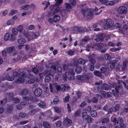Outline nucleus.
Masks as SVG:
<instances>
[{"label":"nucleus","mask_w":128,"mask_h":128,"mask_svg":"<svg viewBox=\"0 0 128 128\" xmlns=\"http://www.w3.org/2000/svg\"><path fill=\"white\" fill-rule=\"evenodd\" d=\"M98 10V9L97 8L95 7L94 10H93L91 8L86 9L85 10L82 9V11L84 16L85 18H90L92 17L94 12L95 13L96 15L98 14L101 12V10L98 12L97 11Z\"/></svg>","instance_id":"nucleus-1"},{"label":"nucleus","mask_w":128,"mask_h":128,"mask_svg":"<svg viewBox=\"0 0 128 128\" xmlns=\"http://www.w3.org/2000/svg\"><path fill=\"white\" fill-rule=\"evenodd\" d=\"M13 75V77H10L8 75L6 77L7 80L9 81H12L14 80V77H16L18 76V78L17 79V82L20 83L24 82L25 79L24 78L26 76L25 73L23 71L20 73L19 74L17 72H14Z\"/></svg>","instance_id":"nucleus-2"},{"label":"nucleus","mask_w":128,"mask_h":128,"mask_svg":"<svg viewBox=\"0 0 128 128\" xmlns=\"http://www.w3.org/2000/svg\"><path fill=\"white\" fill-rule=\"evenodd\" d=\"M55 84V85L52 86L50 85V90L51 92L53 91V88L54 87V88H56L57 90H60L62 91L65 90H68L69 88V86L66 84L62 85L60 86L56 85Z\"/></svg>","instance_id":"nucleus-3"},{"label":"nucleus","mask_w":128,"mask_h":128,"mask_svg":"<svg viewBox=\"0 0 128 128\" xmlns=\"http://www.w3.org/2000/svg\"><path fill=\"white\" fill-rule=\"evenodd\" d=\"M74 72L72 69H70L68 72L65 73V74H63L62 75L63 78L64 80H66L67 78L71 80H74Z\"/></svg>","instance_id":"nucleus-4"},{"label":"nucleus","mask_w":128,"mask_h":128,"mask_svg":"<svg viewBox=\"0 0 128 128\" xmlns=\"http://www.w3.org/2000/svg\"><path fill=\"white\" fill-rule=\"evenodd\" d=\"M121 83H122L126 88H128V80L125 83L122 82H118L117 84L114 83L113 84V88H115L116 91L118 92V90L122 87V84Z\"/></svg>","instance_id":"nucleus-5"},{"label":"nucleus","mask_w":128,"mask_h":128,"mask_svg":"<svg viewBox=\"0 0 128 128\" xmlns=\"http://www.w3.org/2000/svg\"><path fill=\"white\" fill-rule=\"evenodd\" d=\"M114 125L116 128H124L125 127L124 120L121 117H118L117 122L115 123Z\"/></svg>","instance_id":"nucleus-6"},{"label":"nucleus","mask_w":128,"mask_h":128,"mask_svg":"<svg viewBox=\"0 0 128 128\" xmlns=\"http://www.w3.org/2000/svg\"><path fill=\"white\" fill-rule=\"evenodd\" d=\"M58 12H59L63 17L66 16V11L64 9H63L62 10H61L59 7H57L52 12L53 14H54Z\"/></svg>","instance_id":"nucleus-7"},{"label":"nucleus","mask_w":128,"mask_h":128,"mask_svg":"<svg viewBox=\"0 0 128 128\" xmlns=\"http://www.w3.org/2000/svg\"><path fill=\"white\" fill-rule=\"evenodd\" d=\"M13 96V94L12 92L9 93L8 94L7 96V99L9 100H10V101L14 102L15 103H17L20 102L18 98H15L14 99H12V97Z\"/></svg>","instance_id":"nucleus-8"},{"label":"nucleus","mask_w":128,"mask_h":128,"mask_svg":"<svg viewBox=\"0 0 128 128\" xmlns=\"http://www.w3.org/2000/svg\"><path fill=\"white\" fill-rule=\"evenodd\" d=\"M128 11L126 7L124 6H121L118 9V12L120 14H126Z\"/></svg>","instance_id":"nucleus-9"},{"label":"nucleus","mask_w":128,"mask_h":128,"mask_svg":"<svg viewBox=\"0 0 128 128\" xmlns=\"http://www.w3.org/2000/svg\"><path fill=\"white\" fill-rule=\"evenodd\" d=\"M69 4L67 3H65L66 5V8L67 10H70L72 8V7L76 5V1L75 0H70Z\"/></svg>","instance_id":"nucleus-10"},{"label":"nucleus","mask_w":128,"mask_h":128,"mask_svg":"<svg viewBox=\"0 0 128 128\" xmlns=\"http://www.w3.org/2000/svg\"><path fill=\"white\" fill-rule=\"evenodd\" d=\"M28 91L26 89H24L22 92L21 93V94L23 96L24 100H28V101L31 100L32 102H34V100H33V98L32 97H31L30 99H28L27 97L24 96H23L25 95L28 93Z\"/></svg>","instance_id":"nucleus-11"},{"label":"nucleus","mask_w":128,"mask_h":128,"mask_svg":"<svg viewBox=\"0 0 128 128\" xmlns=\"http://www.w3.org/2000/svg\"><path fill=\"white\" fill-rule=\"evenodd\" d=\"M82 117L83 119L87 122H92L91 118L88 115L86 112H83Z\"/></svg>","instance_id":"nucleus-12"},{"label":"nucleus","mask_w":128,"mask_h":128,"mask_svg":"<svg viewBox=\"0 0 128 128\" xmlns=\"http://www.w3.org/2000/svg\"><path fill=\"white\" fill-rule=\"evenodd\" d=\"M94 56V55L92 54L89 55L88 56L89 60H90V62L92 63L90 68V70L91 71H93L94 69V64L96 62L95 60L92 58Z\"/></svg>","instance_id":"nucleus-13"},{"label":"nucleus","mask_w":128,"mask_h":128,"mask_svg":"<svg viewBox=\"0 0 128 128\" xmlns=\"http://www.w3.org/2000/svg\"><path fill=\"white\" fill-rule=\"evenodd\" d=\"M101 1V3L106 6H113L115 4L114 2L113 1H109V0H100Z\"/></svg>","instance_id":"nucleus-14"},{"label":"nucleus","mask_w":128,"mask_h":128,"mask_svg":"<svg viewBox=\"0 0 128 128\" xmlns=\"http://www.w3.org/2000/svg\"><path fill=\"white\" fill-rule=\"evenodd\" d=\"M42 90L40 88H36L34 91V94L37 96H40L42 94Z\"/></svg>","instance_id":"nucleus-15"},{"label":"nucleus","mask_w":128,"mask_h":128,"mask_svg":"<svg viewBox=\"0 0 128 128\" xmlns=\"http://www.w3.org/2000/svg\"><path fill=\"white\" fill-rule=\"evenodd\" d=\"M106 24L108 28L112 27L113 25L114 22L110 19H108L106 21Z\"/></svg>","instance_id":"nucleus-16"},{"label":"nucleus","mask_w":128,"mask_h":128,"mask_svg":"<svg viewBox=\"0 0 128 128\" xmlns=\"http://www.w3.org/2000/svg\"><path fill=\"white\" fill-rule=\"evenodd\" d=\"M15 50V48L14 46L6 48V50H7V53H12Z\"/></svg>","instance_id":"nucleus-17"},{"label":"nucleus","mask_w":128,"mask_h":128,"mask_svg":"<svg viewBox=\"0 0 128 128\" xmlns=\"http://www.w3.org/2000/svg\"><path fill=\"white\" fill-rule=\"evenodd\" d=\"M24 34L28 40H29L33 39L32 36V34L30 33H26V34H24Z\"/></svg>","instance_id":"nucleus-18"},{"label":"nucleus","mask_w":128,"mask_h":128,"mask_svg":"<svg viewBox=\"0 0 128 128\" xmlns=\"http://www.w3.org/2000/svg\"><path fill=\"white\" fill-rule=\"evenodd\" d=\"M64 123L66 126H68L72 123V121L68 118H66L64 121Z\"/></svg>","instance_id":"nucleus-19"},{"label":"nucleus","mask_w":128,"mask_h":128,"mask_svg":"<svg viewBox=\"0 0 128 128\" xmlns=\"http://www.w3.org/2000/svg\"><path fill=\"white\" fill-rule=\"evenodd\" d=\"M89 37L88 36H85L84 39H83L81 42L80 44L83 45L86 43V42L88 40Z\"/></svg>","instance_id":"nucleus-20"},{"label":"nucleus","mask_w":128,"mask_h":128,"mask_svg":"<svg viewBox=\"0 0 128 128\" xmlns=\"http://www.w3.org/2000/svg\"><path fill=\"white\" fill-rule=\"evenodd\" d=\"M60 19V16L56 14L54 15L53 18V21L54 22H58Z\"/></svg>","instance_id":"nucleus-21"},{"label":"nucleus","mask_w":128,"mask_h":128,"mask_svg":"<svg viewBox=\"0 0 128 128\" xmlns=\"http://www.w3.org/2000/svg\"><path fill=\"white\" fill-rule=\"evenodd\" d=\"M10 34L8 32L5 34L4 36V39L6 41L10 40Z\"/></svg>","instance_id":"nucleus-22"},{"label":"nucleus","mask_w":128,"mask_h":128,"mask_svg":"<svg viewBox=\"0 0 128 128\" xmlns=\"http://www.w3.org/2000/svg\"><path fill=\"white\" fill-rule=\"evenodd\" d=\"M97 38L96 40V41H99L100 40H102L104 39V38L102 36V34H100L99 35L97 36Z\"/></svg>","instance_id":"nucleus-23"},{"label":"nucleus","mask_w":128,"mask_h":128,"mask_svg":"<svg viewBox=\"0 0 128 128\" xmlns=\"http://www.w3.org/2000/svg\"><path fill=\"white\" fill-rule=\"evenodd\" d=\"M43 126L45 128H50V125L47 122H43Z\"/></svg>","instance_id":"nucleus-24"},{"label":"nucleus","mask_w":128,"mask_h":128,"mask_svg":"<svg viewBox=\"0 0 128 128\" xmlns=\"http://www.w3.org/2000/svg\"><path fill=\"white\" fill-rule=\"evenodd\" d=\"M29 79L30 78V80L28 81V83L30 84L34 83L35 80L34 79L33 77L32 76L30 75L29 76Z\"/></svg>","instance_id":"nucleus-25"},{"label":"nucleus","mask_w":128,"mask_h":128,"mask_svg":"<svg viewBox=\"0 0 128 128\" xmlns=\"http://www.w3.org/2000/svg\"><path fill=\"white\" fill-rule=\"evenodd\" d=\"M102 96H103L104 97L106 96V95H107L108 97H111L112 96V94L110 92H109L107 93L104 92L103 94H102Z\"/></svg>","instance_id":"nucleus-26"},{"label":"nucleus","mask_w":128,"mask_h":128,"mask_svg":"<svg viewBox=\"0 0 128 128\" xmlns=\"http://www.w3.org/2000/svg\"><path fill=\"white\" fill-rule=\"evenodd\" d=\"M26 42V40L24 38H20L18 40V43L20 44H23Z\"/></svg>","instance_id":"nucleus-27"},{"label":"nucleus","mask_w":128,"mask_h":128,"mask_svg":"<svg viewBox=\"0 0 128 128\" xmlns=\"http://www.w3.org/2000/svg\"><path fill=\"white\" fill-rule=\"evenodd\" d=\"M24 55V52H20L19 54L17 56V59L18 60H20Z\"/></svg>","instance_id":"nucleus-28"},{"label":"nucleus","mask_w":128,"mask_h":128,"mask_svg":"<svg viewBox=\"0 0 128 128\" xmlns=\"http://www.w3.org/2000/svg\"><path fill=\"white\" fill-rule=\"evenodd\" d=\"M116 62V60H114L111 62L110 67L111 68H115V64Z\"/></svg>","instance_id":"nucleus-29"},{"label":"nucleus","mask_w":128,"mask_h":128,"mask_svg":"<svg viewBox=\"0 0 128 128\" xmlns=\"http://www.w3.org/2000/svg\"><path fill=\"white\" fill-rule=\"evenodd\" d=\"M18 32H21L23 30V27L22 25H20L18 26L17 28Z\"/></svg>","instance_id":"nucleus-30"},{"label":"nucleus","mask_w":128,"mask_h":128,"mask_svg":"<svg viewBox=\"0 0 128 128\" xmlns=\"http://www.w3.org/2000/svg\"><path fill=\"white\" fill-rule=\"evenodd\" d=\"M82 70V68L80 66H78L76 67L75 69V72L77 73H79Z\"/></svg>","instance_id":"nucleus-31"},{"label":"nucleus","mask_w":128,"mask_h":128,"mask_svg":"<svg viewBox=\"0 0 128 128\" xmlns=\"http://www.w3.org/2000/svg\"><path fill=\"white\" fill-rule=\"evenodd\" d=\"M110 121V119L108 118H103L101 120L102 123H108Z\"/></svg>","instance_id":"nucleus-32"},{"label":"nucleus","mask_w":128,"mask_h":128,"mask_svg":"<svg viewBox=\"0 0 128 128\" xmlns=\"http://www.w3.org/2000/svg\"><path fill=\"white\" fill-rule=\"evenodd\" d=\"M26 114L24 113H20L18 114V118H24L26 117Z\"/></svg>","instance_id":"nucleus-33"},{"label":"nucleus","mask_w":128,"mask_h":128,"mask_svg":"<svg viewBox=\"0 0 128 128\" xmlns=\"http://www.w3.org/2000/svg\"><path fill=\"white\" fill-rule=\"evenodd\" d=\"M39 106L40 107L44 108L46 107L45 103L43 102H40L38 104Z\"/></svg>","instance_id":"nucleus-34"},{"label":"nucleus","mask_w":128,"mask_h":128,"mask_svg":"<svg viewBox=\"0 0 128 128\" xmlns=\"http://www.w3.org/2000/svg\"><path fill=\"white\" fill-rule=\"evenodd\" d=\"M24 102H21L20 103V105H19V106H17V108L18 110L21 109L22 108V106H23V105H26V104L25 103L24 104Z\"/></svg>","instance_id":"nucleus-35"},{"label":"nucleus","mask_w":128,"mask_h":128,"mask_svg":"<svg viewBox=\"0 0 128 128\" xmlns=\"http://www.w3.org/2000/svg\"><path fill=\"white\" fill-rule=\"evenodd\" d=\"M14 24V22L12 20H8L7 22L8 25Z\"/></svg>","instance_id":"nucleus-36"},{"label":"nucleus","mask_w":128,"mask_h":128,"mask_svg":"<svg viewBox=\"0 0 128 128\" xmlns=\"http://www.w3.org/2000/svg\"><path fill=\"white\" fill-rule=\"evenodd\" d=\"M94 74L96 76L98 77H100L101 76V74L99 72L96 70L94 72Z\"/></svg>","instance_id":"nucleus-37"},{"label":"nucleus","mask_w":128,"mask_h":128,"mask_svg":"<svg viewBox=\"0 0 128 128\" xmlns=\"http://www.w3.org/2000/svg\"><path fill=\"white\" fill-rule=\"evenodd\" d=\"M12 31L14 34L15 35H16L18 34V31L17 30V29L15 28H13L12 30Z\"/></svg>","instance_id":"nucleus-38"},{"label":"nucleus","mask_w":128,"mask_h":128,"mask_svg":"<svg viewBox=\"0 0 128 128\" xmlns=\"http://www.w3.org/2000/svg\"><path fill=\"white\" fill-rule=\"evenodd\" d=\"M121 48V47L120 46L118 48H112L110 50L113 52H115L119 50Z\"/></svg>","instance_id":"nucleus-39"},{"label":"nucleus","mask_w":128,"mask_h":128,"mask_svg":"<svg viewBox=\"0 0 128 128\" xmlns=\"http://www.w3.org/2000/svg\"><path fill=\"white\" fill-rule=\"evenodd\" d=\"M78 61L79 63L82 64H84L85 63V60L81 58H80Z\"/></svg>","instance_id":"nucleus-40"},{"label":"nucleus","mask_w":128,"mask_h":128,"mask_svg":"<svg viewBox=\"0 0 128 128\" xmlns=\"http://www.w3.org/2000/svg\"><path fill=\"white\" fill-rule=\"evenodd\" d=\"M42 4L45 6V7L44 8V9L46 8L50 4V3L49 2H42Z\"/></svg>","instance_id":"nucleus-41"},{"label":"nucleus","mask_w":128,"mask_h":128,"mask_svg":"<svg viewBox=\"0 0 128 128\" xmlns=\"http://www.w3.org/2000/svg\"><path fill=\"white\" fill-rule=\"evenodd\" d=\"M40 35V34L38 32H36L32 36L33 38H36Z\"/></svg>","instance_id":"nucleus-42"},{"label":"nucleus","mask_w":128,"mask_h":128,"mask_svg":"<svg viewBox=\"0 0 128 128\" xmlns=\"http://www.w3.org/2000/svg\"><path fill=\"white\" fill-rule=\"evenodd\" d=\"M15 36L13 34H12L10 35V40L11 41H14L16 39Z\"/></svg>","instance_id":"nucleus-43"},{"label":"nucleus","mask_w":128,"mask_h":128,"mask_svg":"<svg viewBox=\"0 0 128 128\" xmlns=\"http://www.w3.org/2000/svg\"><path fill=\"white\" fill-rule=\"evenodd\" d=\"M96 112L95 110H92L91 112L92 116L94 117H96Z\"/></svg>","instance_id":"nucleus-44"},{"label":"nucleus","mask_w":128,"mask_h":128,"mask_svg":"<svg viewBox=\"0 0 128 128\" xmlns=\"http://www.w3.org/2000/svg\"><path fill=\"white\" fill-rule=\"evenodd\" d=\"M7 50H6L5 48L2 52V56L5 57L6 56L7 54Z\"/></svg>","instance_id":"nucleus-45"},{"label":"nucleus","mask_w":128,"mask_h":128,"mask_svg":"<svg viewBox=\"0 0 128 128\" xmlns=\"http://www.w3.org/2000/svg\"><path fill=\"white\" fill-rule=\"evenodd\" d=\"M57 72L59 75H60L62 74V68L60 67H58Z\"/></svg>","instance_id":"nucleus-46"},{"label":"nucleus","mask_w":128,"mask_h":128,"mask_svg":"<svg viewBox=\"0 0 128 128\" xmlns=\"http://www.w3.org/2000/svg\"><path fill=\"white\" fill-rule=\"evenodd\" d=\"M120 105L119 104L116 105L114 107V111L116 112L119 110L120 108Z\"/></svg>","instance_id":"nucleus-47"},{"label":"nucleus","mask_w":128,"mask_h":128,"mask_svg":"<svg viewBox=\"0 0 128 128\" xmlns=\"http://www.w3.org/2000/svg\"><path fill=\"white\" fill-rule=\"evenodd\" d=\"M102 88L106 90H108L109 88V86L107 84H104L103 85V87Z\"/></svg>","instance_id":"nucleus-48"},{"label":"nucleus","mask_w":128,"mask_h":128,"mask_svg":"<svg viewBox=\"0 0 128 128\" xmlns=\"http://www.w3.org/2000/svg\"><path fill=\"white\" fill-rule=\"evenodd\" d=\"M30 6L28 5H26L25 6H23L22 7V9L26 10L29 8H30Z\"/></svg>","instance_id":"nucleus-49"},{"label":"nucleus","mask_w":128,"mask_h":128,"mask_svg":"<svg viewBox=\"0 0 128 128\" xmlns=\"http://www.w3.org/2000/svg\"><path fill=\"white\" fill-rule=\"evenodd\" d=\"M46 67L48 68H50L51 69H52L54 70H55L56 68L52 66L51 64H49L47 66H46Z\"/></svg>","instance_id":"nucleus-50"},{"label":"nucleus","mask_w":128,"mask_h":128,"mask_svg":"<svg viewBox=\"0 0 128 128\" xmlns=\"http://www.w3.org/2000/svg\"><path fill=\"white\" fill-rule=\"evenodd\" d=\"M55 111L58 113H60L61 111V108H58L57 107H55L54 108Z\"/></svg>","instance_id":"nucleus-51"},{"label":"nucleus","mask_w":128,"mask_h":128,"mask_svg":"<svg viewBox=\"0 0 128 128\" xmlns=\"http://www.w3.org/2000/svg\"><path fill=\"white\" fill-rule=\"evenodd\" d=\"M6 100L5 99H4L3 100H2L0 102V104L1 105H4L6 104Z\"/></svg>","instance_id":"nucleus-52"},{"label":"nucleus","mask_w":128,"mask_h":128,"mask_svg":"<svg viewBox=\"0 0 128 128\" xmlns=\"http://www.w3.org/2000/svg\"><path fill=\"white\" fill-rule=\"evenodd\" d=\"M36 111V110L35 109H34L29 113V114L30 115H32L35 114Z\"/></svg>","instance_id":"nucleus-53"},{"label":"nucleus","mask_w":128,"mask_h":128,"mask_svg":"<svg viewBox=\"0 0 128 128\" xmlns=\"http://www.w3.org/2000/svg\"><path fill=\"white\" fill-rule=\"evenodd\" d=\"M50 80V77L48 76H47L45 78V81L46 82H49Z\"/></svg>","instance_id":"nucleus-54"},{"label":"nucleus","mask_w":128,"mask_h":128,"mask_svg":"<svg viewBox=\"0 0 128 128\" xmlns=\"http://www.w3.org/2000/svg\"><path fill=\"white\" fill-rule=\"evenodd\" d=\"M32 71L35 74H36L38 73V71L36 67H34L32 68Z\"/></svg>","instance_id":"nucleus-55"},{"label":"nucleus","mask_w":128,"mask_h":128,"mask_svg":"<svg viewBox=\"0 0 128 128\" xmlns=\"http://www.w3.org/2000/svg\"><path fill=\"white\" fill-rule=\"evenodd\" d=\"M61 124V122L60 121H58L56 123V126L57 127H59L60 126Z\"/></svg>","instance_id":"nucleus-56"},{"label":"nucleus","mask_w":128,"mask_h":128,"mask_svg":"<svg viewBox=\"0 0 128 128\" xmlns=\"http://www.w3.org/2000/svg\"><path fill=\"white\" fill-rule=\"evenodd\" d=\"M63 2L62 0H58L56 2V5L58 6Z\"/></svg>","instance_id":"nucleus-57"},{"label":"nucleus","mask_w":128,"mask_h":128,"mask_svg":"<svg viewBox=\"0 0 128 128\" xmlns=\"http://www.w3.org/2000/svg\"><path fill=\"white\" fill-rule=\"evenodd\" d=\"M18 12V11L17 10H12L10 11V14L12 15H14L16 13Z\"/></svg>","instance_id":"nucleus-58"},{"label":"nucleus","mask_w":128,"mask_h":128,"mask_svg":"<svg viewBox=\"0 0 128 128\" xmlns=\"http://www.w3.org/2000/svg\"><path fill=\"white\" fill-rule=\"evenodd\" d=\"M59 102L58 99V98H55L54 99L53 102L54 104H57Z\"/></svg>","instance_id":"nucleus-59"},{"label":"nucleus","mask_w":128,"mask_h":128,"mask_svg":"<svg viewBox=\"0 0 128 128\" xmlns=\"http://www.w3.org/2000/svg\"><path fill=\"white\" fill-rule=\"evenodd\" d=\"M105 58L106 59L108 60L111 58V57L108 54H107L105 56Z\"/></svg>","instance_id":"nucleus-60"},{"label":"nucleus","mask_w":128,"mask_h":128,"mask_svg":"<svg viewBox=\"0 0 128 128\" xmlns=\"http://www.w3.org/2000/svg\"><path fill=\"white\" fill-rule=\"evenodd\" d=\"M67 54L72 55H73L74 54V52L72 50H70L68 51Z\"/></svg>","instance_id":"nucleus-61"},{"label":"nucleus","mask_w":128,"mask_h":128,"mask_svg":"<svg viewBox=\"0 0 128 128\" xmlns=\"http://www.w3.org/2000/svg\"><path fill=\"white\" fill-rule=\"evenodd\" d=\"M101 71L102 72H104L106 70V68L102 67L100 68Z\"/></svg>","instance_id":"nucleus-62"},{"label":"nucleus","mask_w":128,"mask_h":128,"mask_svg":"<svg viewBox=\"0 0 128 128\" xmlns=\"http://www.w3.org/2000/svg\"><path fill=\"white\" fill-rule=\"evenodd\" d=\"M86 102H82L80 104V106L82 108L86 105Z\"/></svg>","instance_id":"nucleus-63"},{"label":"nucleus","mask_w":128,"mask_h":128,"mask_svg":"<svg viewBox=\"0 0 128 128\" xmlns=\"http://www.w3.org/2000/svg\"><path fill=\"white\" fill-rule=\"evenodd\" d=\"M128 28V26L126 24H124V25L123 26V31H125L127 30Z\"/></svg>","instance_id":"nucleus-64"}]
</instances>
